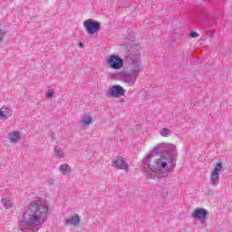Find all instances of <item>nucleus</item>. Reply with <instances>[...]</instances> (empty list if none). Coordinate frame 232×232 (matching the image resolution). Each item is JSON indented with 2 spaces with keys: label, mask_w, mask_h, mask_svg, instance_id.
Segmentation results:
<instances>
[{
  "label": "nucleus",
  "mask_w": 232,
  "mask_h": 232,
  "mask_svg": "<svg viewBox=\"0 0 232 232\" xmlns=\"http://www.w3.org/2000/svg\"><path fill=\"white\" fill-rule=\"evenodd\" d=\"M177 166V146L159 143L142 160L143 173L147 179L162 180L173 173Z\"/></svg>",
  "instance_id": "obj_1"
},
{
  "label": "nucleus",
  "mask_w": 232,
  "mask_h": 232,
  "mask_svg": "<svg viewBox=\"0 0 232 232\" xmlns=\"http://www.w3.org/2000/svg\"><path fill=\"white\" fill-rule=\"evenodd\" d=\"M50 206L44 198L35 197L26 205L19 225L23 232H37L48 218Z\"/></svg>",
  "instance_id": "obj_2"
},
{
  "label": "nucleus",
  "mask_w": 232,
  "mask_h": 232,
  "mask_svg": "<svg viewBox=\"0 0 232 232\" xmlns=\"http://www.w3.org/2000/svg\"><path fill=\"white\" fill-rule=\"evenodd\" d=\"M129 63V72L132 73H140L142 72V60L140 59V52H133L127 57Z\"/></svg>",
  "instance_id": "obj_3"
},
{
  "label": "nucleus",
  "mask_w": 232,
  "mask_h": 232,
  "mask_svg": "<svg viewBox=\"0 0 232 232\" xmlns=\"http://www.w3.org/2000/svg\"><path fill=\"white\" fill-rule=\"evenodd\" d=\"M222 171H224V163H222V161L215 163L209 175L210 186L217 188V186L220 184V175H222Z\"/></svg>",
  "instance_id": "obj_4"
},
{
  "label": "nucleus",
  "mask_w": 232,
  "mask_h": 232,
  "mask_svg": "<svg viewBox=\"0 0 232 232\" xmlns=\"http://www.w3.org/2000/svg\"><path fill=\"white\" fill-rule=\"evenodd\" d=\"M111 70H121L124 66V60L117 54H111L105 58Z\"/></svg>",
  "instance_id": "obj_5"
},
{
  "label": "nucleus",
  "mask_w": 232,
  "mask_h": 232,
  "mask_svg": "<svg viewBox=\"0 0 232 232\" xmlns=\"http://www.w3.org/2000/svg\"><path fill=\"white\" fill-rule=\"evenodd\" d=\"M83 28L86 30L88 35H95V34L101 32V23L90 18L83 22Z\"/></svg>",
  "instance_id": "obj_6"
},
{
  "label": "nucleus",
  "mask_w": 232,
  "mask_h": 232,
  "mask_svg": "<svg viewBox=\"0 0 232 232\" xmlns=\"http://www.w3.org/2000/svg\"><path fill=\"white\" fill-rule=\"evenodd\" d=\"M118 77H120L122 82H125L129 86H134L135 82H137V77H139V74H137L136 72L128 71V72H119Z\"/></svg>",
  "instance_id": "obj_7"
},
{
  "label": "nucleus",
  "mask_w": 232,
  "mask_h": 232,
  "mask_svg": "<svg viewBox=\"0 0 232 232\" xmlns=\"http://www.w3.org/2000/svg\"><path fill=\"white\" fill-rule=\"evenodd\" d=\"M108 97H112L114 99H121L126 95V90L121 85H112L107 92Z\"/></svg>",
  "instance_id": "obj_8"
},
{
  "label": "nucleus",
  "mask_w": 232,
  "mask_h": 232,
  "mask_svg": "<svg viewBox=\"0 0 232 232\" xmlns=\"http://www.w3.org/2000/svg\"><path fill=\"white\" fill-rule=\"evenodd\" d=\"M193 220H198L199 222H206L208 220V211L206 208H196L190 215Z\"/></svg>",
  "instance_id": "obj_9"
},
{
  "label": "nucleus",
  "mask_w": 232,
  "mask_h": 232,
  "mask_svg": "<svg viewBox=\"0 0 232 232\" xmlns=\"http://www.w3.org/2000/svg\"><path fill=\"white\" fill-rule=\"evenodd\" d=\"M111 166L116 169H123L124 171H126L128 168H130L128 162L123 157H117L114 160H112Z\"/></svg>",
  "instance_id": "obj_10"
},
{
  "label": "nucleus",
  "mask_w": 232,
  "mask_h": 232,
  "mask_svg": "<svg viewBox=\"0 0 232 232\" xmlns=\"http://www.w3.org/2000/svg\"><path fill=\"white\" fill-rule=\"evenodd\" d=\"M64 226H73L74 227H79L81 226V218L78 214H73L70 218H66L63 221Z\"/></svg>",
  "instance_id": "obj_11"
},
{
  "label": "nucleus",
  "mask_w": 232,
  "mask_h": 232,
  "mask_svg": "<svg viewBox=\"0 0 232 232\" xmlns=\"http://www.w3.org/2000/svg\"><path fill=\"white\" fill-rule=\"evenodd\" d=\"M92 123L93 117H92V114H90V112H85L80 120L81 126H90Z\"/></svg>",
  "instance_id": "obj_12"
},
{
  "label": "nucleus",
  "mask_w": 232,
  "mask_h": 232,
  "mask_svg": "<svg viewBox=\"0 0 232 232\" xmlns=\"http://www.w3.org/2000/svg\"><path fill=\"white\" fill-rule=\"evenodd\" d=\"M7 137H8V140H9V142H11V144H17V142H19V140H21V132H19L17 130L11 131L8 133Z\"/></svg>",
  "instance_id": "obj_13"
},
{
  "label": "nucleus",
  "mask_w": 232,
  "mask_h": 232,
  "mask_svg": "<svg viewBox=\"0 0 232 232\" xmlns=\"http://www.w3.org/2000/svg\"><path fill=\"white\" fill-rule=\"evenodd\" d=\"M12 117V111L10 108L3 107L0 109V121H6Z\"/></svg>",
  "instance_id": "obj_14"
},
{
  "label": "nucleus",
  "mask_w": 232,
  "mask_h": 232,
  "mask_svg": "<svg viewBox=\"0 0 232 232\" xmlns=\"http://www.w3.org/2000/svg\"><path fill=\"white\" fill-rule=\"evenodd\" d=\"M53 153L56 159L59 160L64 159V157H66V153H64V149H63V147L59 145L54 146Z\"/></svg>",
  "instance_id": "obj_15"
},
{
  "label": "nucleus",
  "mask_w": 232,
  "mask_h": 232,
  "mask_svg": "<svg viewBox=\"0 0 232 232\" xmlns=\"http://www.w3.org/2000/svg\"><path fill=\"white\" fill-rule=\"evenodd\" d=\"M59 171L63 175H70V173H72V167L66 163L63 164L59 167Z\"/></svg>",
  "instance_id": "obj_16"
},
{
  "label": "nucleus",
  "mask_w": 232,
  "mask_h": 232,
  "mask_svg": "<svg viewBox=\"0 0 232 232\" xmlns=\"http://www.w3.org/2000/svg\"><path fill=\"white\" fill-rule=\"evenodd\" d=\"M54 97H55V90L52 86H49L47 91L45 92V99L52 100V99H54Z\"/></svg>",
  "instance_id": "obj_17"
},
{
  "label": "nucleus",
  "mask_w": 232,
  "mask_h": 232,
  "mask_svg": "<svg viewBox=\"0 0 232 232\" xmlns=\"http://www.w3.org/2000/svg\"><path fill=\"white\" fill-rule=\"evenodd\" d=\"M2 204L5 208V209H12L14 208V201L8 198H3L2 199Z\"/></svg>",
  "instance_id": "obj_18"
},
{
  "label": "nucleus",
  "mask_w": 232,
  "mask_h": 232,
  "mask_svg": "<svg viewBox=\"0 0 232 232\" xmlns=\"http://www.w3.org/2000/svg\"><path fill=\"white\" fill-rule=\"evenodd\" d=\"M160 133L161 137H169L171 130H169L168 128H163Z\"/></svg>",
  "instance_id": "obj_19"
},
{
  "label": "nucleus",
  "mask_w": 232,
  "mask_h": 232,
  "mask_svg": "<svg viewBox=\"0 0 232 232\" xmlns=\"http://www.w3.org/2000/svg\"><path fill=\"white\" fill-rule=\"evenodd\" d=\"M3 37H5V30L0 29V43L3 41Z\"/></svg>",
  "instance_id": "obj_20"
},
{
  "label": "nucleus",
  "mask_w": 232,
  "mask_h": 232,
  "mask_svg": "<svg viewBox=\"0 0 232 232\" xmlns=\"http://www.w3.org/2000/svg\"><path fill=\"white\" fill-rule=\"evenodd\" d=\"M190 37H193V38L198 37V34H197V32L191 31L190 32Z\"/></svg>",
  "instance_id": "obj_21"
},
{
  "label": "nucleus",
  "mask_w": 232,
  "mask_h": 232,
  "mask_svg": "<svg viewBox=\"0 0 232 232\" xmlns=\"http://www.w3.org/2000/svg\"><path fill=\"white\" fill-rule=\"evenodd\" d=\"M79 46H80V48H83V47H84V44L80 43V44H79Z\"/></svg>",
  "instance_id": "obj_22"
}]
</instances>
